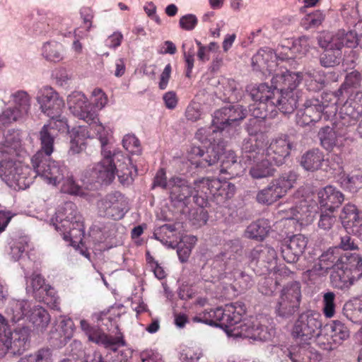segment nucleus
I'll return each mask as SVG.
<instances>
[{"mask_svg": "<svg viewBox=\"0 0 362 362\" xmlns=\"http://www.w3.org/2000/svg\"><path fill=\"white\" fill-rule=\"evenodd\" d=\"M322 326V317L319 313L309 310L300 314L291 332L296 344L291 347L282 345L276 347L279 357L282 359L288 358L292 362H312L314 353L310 345L315 339L320 345Z\"/></svg>", "mask_w": 362, "mask_h": 362, "instance_id": "f257e3e1", "label": "nucleus"}, {"mask_svg": "<svg viewBox=\"0 0 362 362\" xmlns=\"http://www.w3.org/2000/svg\"><path fill=\"white\" fill-rule=\"evenodd\" d=\"M103 159L88 167L81 176V182L87 185L98 183L108 185L115 179L117 173L122 185H129L136 175V168L132 164L129 157L124 156L119 151H114L110 155H102Z\"/></svg>", "mask_w": 362, "mask_h": 362, "instance_id": "f03ea898", "label": "nucleus"}, {"mask_svg": "<svg viewBox=\"0 0 362 362\" xmlns=\"http://www.w3.org/2000/svg\"><path fill=\"white\" fill-rule=\"evenodd\" d=\"M20 147L19 133L16 131H8L4 142L0 143V177L9 187L15 190L27 189L35 177L30 167L13 159Z\"/></svg>", "mask_w": 362, "mask_h": 362, "instance_id": "7ed1b4c3", "label": "nucleus"}, {"mask_svg": "<svg viewBox=\"0 0 362 362\" xmlns=\"http://www.w3.org/2000/svg\"><path fill=\"white\" fill-rule=\"evenodd\" d=\"M221 310L224 311L222 328L229 338L269 341L275 335L273 327H262L257 320L252 319L243 320L246 311L243 302L226 304Z\"/></svg>", "mask_w": 362, "mask_h": 362, "instance_id": "20e7f679", "label": "nucleus"}, {"mask_svg": "<svg viewBox=\"0 0 362 362\" xmlns=\"http://www.w3.org/2000/svg\"><path fill=\"white\" fill-rule=\"evenodd\" d=\"M44 221L53 226L76 251L90 258V254L83 242L85 233L83 218L75 204L71 202H65L58 206L54 216H47Z\"/></svg>", "mask_w": 362, "mask_h": 362, "instance_id": "39448f33", "label": "nucleus"}, {"mask_svg": "<svg viewBox=\"0 0 362 362\" xmlns=\"http://www.w3.org/2000/svg\"><path fill=\"white\" fill-rule=\"evenodd\" d=\"M362 77L357 71L349 73L345 78L344 82L341 87L335 92H325V100L337 104L342 102L345 96L349 95L346 102L340 107L337 123L341 126H349L354 124L362 114V92L355 93L349 90L352 88H358L361 86Z\"/></svg>", "mask_w": 362, "mask_h": 362, "instance_id": "423d86ee", "label": "nucleus"}, {"mask_svg": "<svg viewBox=\"0 0 362 362\" xmlns=\"http://www.w3.org/2000/svg\"><path fill=\"white\" fill-rule=\"evenodd\" d=\"M195 139L204 146L206 150L199 146H191L187 155L188 161L195 168H201L215 164L223 148L221 129L212 122L211 127L199 128L195 134Z\"/></svg>", "mask_w": 362, "mask_h": 362, "instance_id": "0eeeda50", "label": "nucleus"}, {"mask_svg": "<svg viewBox=\"0 0 362 362\" xmlns=\"http://www.w3.org/2000/svg\"><path fill=\"white\" fill-rule=\"evenodd\" d=\"M228 249L217 255L212 263L213 274L218 278L226 277L237 282L242 290H246L252 286L253 281L250 276L240 269L242 248L238 240H234L227 245Z\"/></svg>", "mask_w": 362, "mask_h": 362, "instance_id": "6e6552de", "label": "nucleus"}, {"mask_svg": "<svg viewBox=\"0 0 362 362\" xmlns=\"http://www.w3.org/2000/svg\"><path fill=\"white\" fill-rule=\"evenodd\" d=\"M271 81L275 86L277 93L274 99V112L278 108L284 114L292 113L300 98V91L296 89L300 83L298 74L281 71V74H276Z\"/></svg>", "mask_w": 362, "mask_h": 362, "instance_id": "1a4fd4ad", "label": "nucleus"}, {"mask_svg": "<svg viewBox=\"0 0 362 362\" xmlns=\"http://www.w3.org/2000/svg\"><path fill=\"white\" fill-rule=\"evenodd\" d=\"M362 276V258L358 254L339 256L336 264V271L330 279L334 287L344 289L350 287Z\"/></svg>", "mask_w": 362, "mask_h": 362, "instance_id": "9d476101", "label": "nucleus"}, {"mask_svg": "<svg viewBox=\"0 0 362 362\" xmlns=\"http://www.w3.org/2000/svg\"><path fill=\"white\" fill-rule=\"evenodd\" d=\"M252 139H245L242 145V159L250 165L249 175L253 179H262L273 176L276 169L273 162L266 157L264 151L257 144L253 145Z\"/></svg>", "mask_w": 362, "mask_h": 362, "instance_id": "9b49d317", "label": "nucleus"}, {"mask_svg": "<svg viewBox=\"0 0 362 362\" xmlns=\"http://www.w3.org/2000/svg\"><path fill=\"white\" fill-rule=\"evenodd\" d=\"M336 104L325 101V93L321 95V100L311 98L307 99L303 106L297 110L296 121L300 126H307L318 122L322 115L325 119H329L337 115Z\"/></svg>", "mask_w": 362, "mask_h": 362, "instance_id": "f8f14e48", "label": "nucleus"}, {"mask_svg": "<svg viewBox=\"0 0 362 362\" xmlns=\"http://www.w3.org/2000/svg\"><path fill=\"white\" fill-rule=\"evenodd\" d=\"M41 146L40 149L33 156L31 161L34 168L35 177H39L44 182L58 186L66 175V167L60 163L50 159Z\"/></svg>", "mask_w": 362, "mask_h": 362, "instance_id": "ddd939ff", "label": "nucleus"}, {"mask_svg": "<svg viewBox=\"0 0 362 362\" xmlns=\"http://www.w3.org/2000/svg\"><path fill=\"white\" fill-rule=\"evenodd\" d=\"M298 175L293 170L285 172L264 189L259 191L257 200L259 203L270 205L284 197L296 185Z\"/></svg>", "mask_w": 362, "mask_h": 362, "instance_id": "4468645a", "label": "nucleus"}, {"mask_svg": "<svg viewBox=\"0 0 362 362\" xmlns=\"http://www.w3.org/2000/svg\"><path fill=\"white\" fill-rule=\"evenodd\" d=\"M321 47L340 52L344 45L348 47L360 46L362 48V22H358L354 31L345 32L339 30L336 33L323 32L318 37Z\"/></svg>", "mask_w": 362, "mask_h": 362, "instance_id": "2eb2a0df", "label": "nucleus"}, {"mask_svg": "<svg viewBox=\"0 0 362 362\" xmlns=\"http://www.w3.org/2000/svg\"><path fill=\"white\" fill-rule=\"evenodd\" d=\"M195 190L204 195L220 198V202L231 199L235 192V187L231 182L216 178L203 177L195 182Z\"/></svg>", "mask_w": 362, "mask_h": 362, "instance_id": "dca6fc26", "label": "nucleus"}, {"mask_svg": "<svg viewBox=\"0 0 362 362\" xmlns=\"http://www.w3.org/2000/svg\"><path fill=\"white\" fill-rule=\"evenodd\" d=\"M98 209L101 216L119 220L129 210L128 200L120 192H115L98 202Z\"/></svg>", "mask_w": 362, "mask_h": 362, "instance_id": "f3484780", "label": "nucleus"}, {"mask_svg": "<svg viewBox=\"0 0 362 362\" xmlns=\"http://www.w3.org/2000/svg\"><path fill=\"white\" fill-rule=\"evenodd\" d=\"M36 100L41 111L50 118H54L61 113L64 106L63 99L51 86H45L39 89Z\"/></svg>", "mask_w": 362, "mask_h": 362, "instance_id": "a211bd4d", "label": "nucleus"}, {"mask_svg": "<svg viewBox=\"0 0 362 362\" xmlns=\"http://www.w3.org/2000/svg\"><path fill=\"white\" fill-rule=\"evenodd\" d=\"M67 105L71 113L76 117L87 122H93L97 118L96 110L86 96L80 91L71 93L66 99Z\"/></svg>", "mask_w": 362, "mask_h": 362, "instance_id": "6ab92c4d", "label": "nucleus"}, {"mask_svg": "<svg viewBox=\"0 0 362 362\" xmlns=\"http://www.w3.org/2000/svg\"><path fill=\"white\" fill-rule=\"evenodd\" d=\"M69 129L67 122L60 114L45 124L40 132V140L43 151L47 155H52L54 151V139L58 132H66Z\"/></svg>", "mask_w": 362, "mask_h": 362, "instance_id": "aec40b11", "label": "nucleus"}, {"mask_svg": "<svg viewBox=\"0 0 362 362\" xmlns=\"http://www.w3.org/2000/svg\"><path fill=\"white\" fill-rule=\"evenodd\" d=\"M247 115V110L240 105H229L216 110L213 115L214 126L221 131L228 127L236 126Z\"/></svg>", "mask_w": 362, "mask_h": 362, "instance_id": "412c9836", "label": "nucleus"}, {"mask_svg": "<svg viewBox=\"0 0 362 362\" xmlns=\"http://www.w3.org/2000/svg\"><path fill=\"white\" fill-rule=\"evenodd\" d=\"M322 338L320 346L324 349L331 350L349 337V329L341 321L334 320L322 329Z\"/></svg>", "mask_w": 362, "mask_h": 362, "instance_id": "4be33fe9", "label": "nucleus"}, {"mask_svg": "<svg viewBox=\"0 0 362 362\" xmlns=\"http://www.w3.org/2000/svg\"><path fill=\"white\" fill-rule=\"evenodd\" d=\"M265 141L259 147L264 149L266 157H268L274 165L279 166L285 163L290 155L292 148L291 142L286 136L276 137L271 141L269 146Z\"/></svg>", "mask_w": 362, "mask_h": 362, "instance_id": "5701e85b", "label": "nucleus"}, {"mask_svg": "<svg viewBox=\"0 0 362 362\" xmlns=\"http://www.w3.org/2000/svg\"><path fill=\"white\" fill-rule=\"evenodd\" d=\"M265 105L262 104L259 107H255V106H250L249 111L251 115V118L249 119L248 123L247 124V131L250 136H255L257 138L255 140L253 145L263 144L267 139V136L262 132L264 127L265 122L264 119L268 117H272L273 113H269L268 111L262 110L265 109Z\"/></svg>", "mask_w": 362, "mask_h": 362, "instance_id": "b1692460", "label": "nucleus"}, {"mask_svg": "<svg viewBox=\"0 0 362 362\" xmlns=\"http://www.w3.org/2000/svg\"><path fill=\"white\" fill-rule=\"evenodd\" d=\"M209 85L216 97L223 101L235 102L241 98V88L233 79L213 77L209 81Z\"/></svg>", "mask_w": 362, "mask_h": 362, "instance_id": "393cba45", "label": "nucleus"}, {"mask_svg": "<svg viewBox=\"0 0 362 362\" xmlns=\"http://www.w3.org/2000/svg\"><path fill=\"white\" fill-rule=\"evenodd\" d=\"M250 95L255 102L250 106H255L259 107L262 104L264 105L265 109L262 110L268 111L269 113H274V99L276 95V89L272 82V86H269L267 83H261L250 86L247 88Z\"/></svg>", "mask_w": 362, "mask_h": 362, "instance_id": "a878e982", "label": "nucleus"}, {"mask_svg": "<svg viewBox=\"0 0 362 362\" xmlns=\"http://www.w3.org/2000/svg\"><path fill=\"white\" fill-rule=\"evenodd\" d=\"M337 250V247H330L315 259L311 268L308 270L309 276L313 279L325 277L332 269L336 270Z\"/></svg>", "mask_w": 362, "mask_h": 362, "instance_id": "bb28decb", "label": "nucleus"}, {"mask_svg": "<svg viewBox=\"0 0 362 362\" xmlns=\"http://www.w3.org/2000/svg\"><path fill=\"white\" fill-rule=\"evenodd\" d=\"M80 328L88 337V341L105 347H112L115 345H124V341L122 337L113 338L105 334L100 328L92 326L86 320H81Z\"/></svg>", "mask_w": 362, "mask_h": 362, "instance_id": "cd10ccee", "label": "nucleus"}, {"mask_svg": "<svg viewBox=\"0 0 362 362\" xmlns=\"http://www.w3.org/2000/svg\"><path fill=\"white\" fill-rule=\"evenodd\" d=\"M275 57V52L269 47L261 48L252 58V66L255 71H259L266 75L273 74V77L276 74H281V71H288L286 69H283L279 67V62L275 60H272L269 64H267L264 57Z\"/></svg>", "mask_w": 362, "mask_h": 362, "instance_id": "c85d7f7f", "label": "nucleus"}, {"mask_svg": "<svg viewBox=\"0 0 362 362\" xmlns=\"http://www.w3.org/2000/svg\"><path fill=\"white\" fill-rule=\"evenodd\" d=\"M90 128L94 131L98 139L101 146V155H110L113 153L114 149L112 146L113 141V130L108 125H104L99 121L98 114L97 118L93 122H87Z\"/></svg>", "mask_w": 362, "mask_h": 362, "instance_id": "c756f323", "label": "nucleus"}, {"mask_svg": "<svg viewBox=\"0 0 362 362\" xmlns=\"http://www.w3.org/2000/svg\"><path fill=\"white\" fill-rule=\"evenodd\" d=\"M169 185L172 186L170 192V197L173 199L182 202L188 197L193 196L194 198L199 197L203 201L204 200V195L195 190V182H194V187L192 188L185 179L175 176L170 179Z\"/></svg>", "mask_w": 362, "mask_h": 362, "instance_id": "7c9ffc66", "label": "nucleus"}, {"mask_svg": "<svg viewBox=\"0 0 362 362\" xmlns=\"http://www.w3.org/2000/svg\"><path fill=\"white\" fill-rule=\"evenodd\" d=\"M308 239L301 234L292 236L281 247L284 259L288 263L296 262L304 252Z\"/></svg>", "mask_w": 362, "mask_h": 362, "instance_id": "2f4dec72", "label": "nucleus"}, {"mask_svg": "<svg viewBox=\"0 0 362 362\" xmlns=\"http://www.w3.org/2000/svg\"><path fill=\"white\" fill-rule=\"evenodd\" d=\"M318 202L322 207L328 211H334L344 199V194L332 185H327L317 192Z\"/></svg>", "mask_w": 362, "mask_h": 362, "instance_id": "473e14b6", "label": "nucleus"}, {"mask_svg": "<svg viewBox=\"0 0 362 362\" xmlns=\"http://www.w3.org/2000/svg\"><path fill=\"white\" fill-rule=\"evenodd\" d=\"M294 204L295 206L292 205L288 209H280L279 214L283 219L296 220L300 225L306 224L310 221L308 218L310 214H307L310 210L306 201L304 199L294 201Z\"/></svg>", "mask_w": 362, "mask_h": 362, "instance_id": "72a5a7b5", "label": "nucleus"}, {"mask_svg": "<svg viewBox=\"0 0 362 362\" xmlns=\"http://www.w3.org/2000/svg\"><path fill=\"white\" fill-rule=\"evenodd\" d=\"M11 341L10 350L13 354H21L30 345V329L27 327H17L13 332L7 328Z\"/></svg>", "mask_w": 362, "mask_h": 362, "instance_id": "f704fd0d", "label": "nucleus"}, {"mask_svg": "<svg viewBox=\"0 0 362 362\" xmlns=\"http://www.w3.org/2000/svg\"><path fill=\"white\" fill-rule=\"evenodd\" d=\"M340 218L344 228L348 232L356 235L361 233V223L355 205L351 204H346L343 208Z\"/></svg>", "mask_w": 362, "mask_h": 362, "instance_id": "c9c22d12", "label": "nucleus"}, {"mask_svg": "<svg viewBox=\"0 0 362 362\" xmlns=\"http://www.w3.org/2000/svg\"><path fill=\"white\" fill-rule=\"evenodd\" d=\"M296 74L295 72H291ZM301 80L305 81V86L310 91H317L322 88L326 81V76L321 70H316L314 68L308 67L304 72H297Z\"/></svg>", "mask_w": 362, "mask_h": 362, "instance_id": "e433bc0d", "label": "nucleus"}, {"mask_svg": "<svg viewBox=\"0 0 362 362\" xmlns=\"http://www.w3.org/2000/svg\"><path fill=\"white\" fill-rule=\"evenodd\" d=\"M30 306L31 305L28 300L12 298L8 300L5 313L11 321L17 322L24 317H27Z\"/></svg>", "mask_w": 362, "mask_h": 362, "instance_id": "4c0bfd02", "label": "nucleus"}, {"mask_svg": "<svg viewBox=\"0 0 362 362\" xmlns=\"http://www.w3.org/2000/svg\"><path fill=\"white\" fill-rule=\"evenodd\" d=\"M309 38L302 36L298 39L288 38L281 41L280 47L283 51V54L288 53L293 58L294 54H304L309 47Z\"/></svg>", "mask_w": 362, "mask_h": 362, "instance_id": "58836bf2", "label": "nucleus"}, {"mask_svg": "<svg viewBox=\"0 0 362 362\" xmlns=\"http://www.w3.org/2000/svg\"><path fill=\"white\" fill-rule=\"evenodd\" d=\"M54 328L56 334L52 333L53 337L59 339L61 344H66L73 337L75 329L74 322L66 316L57 318Z\"/></svg>", "mask_w": 362, "mask_h": 362, "instance_id": "ea45409f", "label": "nucleus"}, {"mask_svg": "<svg viewBox=\"0 0 362 362\" xmlns=\"http://www.w3.org/2000/svg\"><path fill=\"white\" fill-rule=\"evenodd\" d=\"M341 188L351 193H356L362 189V170L355 169L350 173H341L339 177Z\"/></svg>", "mask_w": 362, "mask_h": 362, "instance_id": "a19ab883", "label": "nucleus"}, {"mask_svg": "<svg viewBox=\"0 0 362 362\" xmlns=\"http://www.w3.org/2000/svg\"><path fill=\"white\" fill-rule=\"evenodd\" d=\"M318 137L321 146L327 151H332L334 148H340L343 146V139L329 127L322 128L318 132Z\"/></svg>", "mask_w": 362, "mask_h": 362, "instance_id": "79ce46f5", "label": "nucleus"}, {"mask_svg": "<svg viewBox=\"0 0 362 362\" xmlns=\"http://www.w3.org/2000/svg\"><path fill=\"white\" fill-rule=\"evenodd\" d=\"M344 315L353 323L362 325V297L346 302L343 309ZM362 339V328L359 332Z\"/></svg>", "mask_w": 362, "mask_h": 362, "instance_id": "37998d69", "label": "nucleus"}, {"mask_svg": "<svg viewBox=\"0 0 362 362\" xmlns=\"http://www.w3.org/2000/svg\"><path fill=\"white\" fill-rule=\"evenodd\" d=\"M27 318L37 330L45 329L50 322V315L43 307L40 305L30 306Z\"/></svg>", "mask_w": 362, "mask_h": 362, "instance_id": "c03bdc74", "label": "nucleus"}, {"mask_svg": "<svg viewBox=\"0 0 362 362\" xmlns=\"http://www.w3.org/2000/svg\"><path fill=\"white\" fill-rule=\"evenodd\" d=\"M93 135L87 127H78L72 131L69 152L73 154L81 153L85 148V139L91 138Z\"/></svg>", "mask_w": 362, "mask_h": 362, "instance_id": "a18cd8bd", "label": "nucleus"}, {"mask_svg": "<svg viewBox=\"0 0 362 362\" xmlns=\"http://www.w3.org/2000/svg\"><path fill=\"white\" fill-rule=\"evenodd\" d=\"M325 161L323 153L319 149H313L302 156L300 165L305 170L315 171L320 169Z\"/></svg>", "mask_w": 362, "mask_h": 362, "instance_id": "49530a36", "label": "nucleus"}, {"mask_svg": "<svg viewBox=\"0 0 362 362\" xmlns=\"http://www.w3.org/2000/svg\"><path fill=\"white\" fill-rule=\"evenodd\" d=\"M24 274L25 279V290L28 294L33 295L35 298H41V291L45 286V279L37 273H33L30 275V272L26 271L23 267Z\"/></svg>", "mask_w": 362, "mask_h": 362, "instance_id": "de8ad7c7", "label": "nucleus"}, {"mask_svg": "<svg viewBox=\"0 0 362 362\" xmlns=\"http://www.w3.org/2000/svg\"><path fill=\"white\" fill-rule=\"evenodd\" d=\"M280 297L283 298V303L288 300L290 303V306L282 308L283 309L289 310L291 308H295L298 310L301 297L300 284L297 282L288 284L281 290Z\"/></svg>", "mask_w": 362, "mask_h": 362, "instance_id": "09e8293b", "label": "nucleus"}, {"mask_svg": "<svg viewBox=\"0 0 362 362\" xmlns=\"http://www.w3.org/2000/svg\"><path fill=\"white\" fill-rule=\"evenodd\" d=\"M61 192L72 195L83 196L85 195L84 188L87 185L83 183V186L79 185L74 178L71 173L66 168V175L64 176L59 183Z\"/></svg>", "mask_w": 362, "mask_h": 362, "instance_id": "8fccbe9b", "label": "nucleus"}, {"mask_svg": "<svg viewBox=\"0 0 362 362\" xmlns=\"http://www.w3.org/2000/svg\"><path fill=\"white\" fill-rule=\"evenodd\" d=\"M42 54L47 61L59 62L64 59L63 46L56 41L47 42L42 47Z\"/></svg>", "mask_w": 362, "mask_h": 362, "instance_id": "3c124183", "label": "nucleus"}, {"mask_svg": "<svg viewBox=\"0 0 362 362\" xmlns=\"http://www.w3.org/2000/svg\"><path fill=\"white\" fill-rule=\"evenodd\" d=\"M223 315H224V311L221 310V307H218L209 311L204 310L203 313H199L194 317L193 320L210 325H216L222 327Z\"/></svg>", "mask_w": 362, "mask_h": 362, "instance_id": "603ef678", "label": "nucleus"}, {"mask_svg": "<svg viewBox=\"0 0 362 362\" xmlns=\"http://www.w3.org/2000/svg\"><path fill=\"white\" fill-rule=\"evenodd\" d=\"M270 226L267 220H258L247 228L245 235L249 238L262 240L267 235Z\"/></svg>", "mask_w": 362, "mask_h": 362, "instance_id": "864d4df0", "label": "nucleus"}, {"mask_svg": "<svg viewBox=\"0 0 362 362\" xmlns=\"http://www.w3.org/2000/svg\"><path fill=\"white\" fill-rule=\"evenodd\" d=\"M203 356L202 349L196 345H182L179 357L182 362H197Z\"/></svg>", "mask_w": 362, "mask_h": 362, "instance_id": "5fc2aeb1", "label": "nucleus"}, {"mask_svg": "<svg viewBox=\"0 0 362 362\" xmlns=\"http://www.w3.org/2000/svg\"><path fill=\"white\" fill-rule=\"evenodd\" d=\"M175 228L173 225L164 224L155 230L154 238L168 247L174 248L175 244L170 239L173 236Z\"/></svg>", "mask_w": 362, "mask_h": 362, "instance_id": "6e6d98bb", "label": "nucleus"}, {"mask_svg": "<svg viewBox=\"0 0 362 362\" xmlns=\"http://www.w3.org/2000/svg\"><path fill=\"white\" fill-rule=\"evenodd\" d=\"M45 303L53 310L60 309V300L55 289L48 284H45L41 291V298Z\"/></svg>", "mask_w": 362, "mask_h": 362, "instance_id": "4d7b16f0", "label": "nucleus"}, {"mask_svg": "<svg viewBox=\"0 0 362 362\" xmlns=\"http://www.w3.org/2000/svg\"><path fill=\"white\" fill-rule=\"evenodd\" d=\"M222 154L223 158L221 160V165L220 173H228L230 175H238V173H234L231 168L233 166H237L238 164L236 163V156L234 151L229 150L224 151V147L223 151H221L219 156ZM220 156L218 157V158Z\"/></svg>", "mask_w": 362, "mask_h": 362, "instance_id": "13d9d810", "label": "nucleus"}, {"mask_svg": "<svg viewBox=\"0 0 362 362\" xmlns=\"http://www.w3.org/2000/svg\"><path fill=\"white\" fill-rule=\"evenodd\" d=\"M325 14L323 11L315 10L306 14L301 19V25L305 29L317 28L325 21Z\"/></svg>", "mask_w": 362, "mask_h": 362, "instance_id": "bf43d9fd", "label": "nucleus"}, {"mask_svg": "<svg viewBox=\"0 0 362 362\" xmlns=\"http://www.w3.org/2000/svg\"><path fill=\"white\" fill-rule=\"evenodd\" d=\"M341 52L336 50L325 49L320 56L321 65L325 67H332L340 62Z\"/></svg>", "mask_w": 362, "mask_h": 362, "instance_id": "052dcab7", "label": "nucleus"}, {"mask_svg": "<svg viewBox=\"0 0 362 362\" xmlns=\"http://www.w3.org/2000/svg\"><path fill=\"white\" fill-rule=\"evenodd\" d=\"M11 341L7 334V325L2 315H0V357H3L10 349Z\"/></svg>", "mask_w": 362, "mask_h": 362, "instance_id": "680f3d73", "label": "nucleus"}, {"mask_svg": "<svg viewBox=\"0 0 362 362\" xmlns=\"http://www.w3.org/2000/svg\"><path fill=\"white\" fill-rule=\"evenodd\" d=\"M204 111L199 103L192 101L186 108L185 117L188 121L197 122L202 118Z\"/></svg>", "mask_w": 362, "mask_h": 362, "instance_id": "e2e57ef3", "label": "nucleus"}, {"mask_svg": "<svg viewBox=\"0 0 362 362\" xmlns=\"http://www.w3.org/2000/svg\"><path fill=\"white\" fill-rule=\"evenodd\" d=\"M335 294L333 292L325 293L323 296V313L327 318H332L335 314Z\"/></svg>", "mask_w": 362, "mask_h": 362, "instance_id": "0e129e2a", "label": "nucleus"}, {"mask_svg": "<svg viewBox=\"0 0 362 362\" xmlns=\"http://www.w3.org/2000/svg\"><path fill=\"white\" fill-rule=\"evenodd\" d=\"M122 146L132 154H136L140 152L139 141L134 135H125L122 139Z\"/></svg>", "mask_w": 362, "mask_h": 362, "instance_id": "69168bd1", "label": "nucleus"}, {"mask_svg": "<svg viewBox=\"0 0 362 362\" xmlns=\"http://www.w3.org/2000/svg\"><path fill=\"white\" fill-rule=\"evenodd\" d=\"M333 211H325L320 215L318 221V227L324 230H328L332 228L335 223L337 218L336 216L332 215Z\"/></svg>", "mask_w": 362, "mask_h": 362, "instance_id": "338daca9", "label": "nucleus"}, {"mask_svg": "<svg viewBox=\"0 0 362 362\" xmlns=\"http://www.w3.org/2000/svg\"><path fill=\"white\" fill-rule=\"evenodd\" d=\"M92 95L94 98L93 105H92L94 110H95V109L100 110L107 104V96L101 89H94L92 92Z\"/></svg>", "mask_w": 362, "mask_h": 362, "instance_id": "774afa93", "label": "nucleus"}]
</instances>
